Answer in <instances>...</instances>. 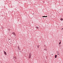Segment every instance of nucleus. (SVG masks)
<instances>
[{
	"instance_id": "nucleus-1",
	"label": "nucleus",
	"mask_w": 63,
	"mask_h": 63,
	"mask_svg": "<svg viewBox=\"0 0 63 63\" xmlns=\"http://www.w3.org/2000/svg\"><path fill=\"white\" fill-rule=\"evenodd\" d=\"M31 55H31V54L30 53V54H29V58H30V59L31 58Z\"/></svg>"
},
{
	"instance_id": "nucleus-2",
	"label": "nucleus",
	"mask_w": 63,
	"mask_h": 63,
	"mask_svg": "<svg viewBox=\"0 0 63 63\" xmlns=\"http://www.w3.org/2000/svg\"><path fill=\"white\" fill-rule=\"evenodd\" d=\"M12 34H13V35H14L15 36H16V33L15 32H12Z\"/></svg>"
},
{
	"instance_id": "nucleus-3",
	"label": "nucleus",
	"mask_w": 63,
	"mask_h": 63,
	"mask_svg": "<svg viewBox=\"0 0 63 63\" xmlns=\"http://www.w3.org/2000/svg\"><path fill=\"white\" fill-rule=\"evenodd\" d=\"M57 53L58 55H59V52L58 51H57Z\"/></svg>"
},
{
	"instance_id": "nucleus-4",
	"label": "nucleus",
	"mask_w": 63,
	"mask_h": 63,
	"mask_svg": "<svg viewBox=\"0 0 63 63\" xmlns=\"http://www.w3.org/2000/svg\"><path fill=\"white\" fill-rule=\"evenodd\" d=\"M4 53V54L5 55H7V53H6V52Z\"/></svg>"
},
{
	"instance_id": "nucleus-5",
	"label": "nucleus",
	"mask_w": 63,
	"mask_h": 63,
	"mask_svg": "<svg viewBox=\"0 0 63 63\" xmlns=\"http://www.w3.org/2000/svg\"><path fill=\"white\" fill-rule=\"evenodd\" d=\"M60 43H59V45H60V44H61V40H60Z\"/></svg>"
},
{
	"instance_id": "nucleus-6",
	"label": "nucleus",
	"mask_w": 63,
	"mask_h": 63,
	"mask_svg": "<svg viewBox=\"0 0 63 63\" xmlns=\"http://www.w3.org/2000/svg\"><path fill=\"white\" fill-rule=\"evenodd\" d=\"M18 50H20V48H19V46H18Z\"/></svg>"
},
{
	"instance_id": "nucleus-7",
	"label": "nucleus",
	"mask_w": 63,
	"mask_h": 63,
	"mask_svg": "<svg viewBox=\"0 0 63 63\" xmlns=\"http://www.w3.org/2000/svg\"><path fill=\"white\" fill-rule=\"evenodd\" d=\"M55 58H57V55H55Z\"/></svg>"
},
{
	"instance_id": "nucleus-8",
	"label": "nucleus",
	"mask_w": 63,
	"mask_h": 63,
	"mask_svg": "<svg viewBox=\"0 0 63 63\" xmlns=\"http://www.w3.org/2000/svg\"><path fill=\"white\" fill-rule=\"evenodd\" d=\"M60 20L61 21H62L63 20V19L62 18H61Z\"/></svg>"
},
{
	"instance_id": "nucleus-9",
	"label": "nucleus",
	"mask_w": 63,
	"mask_h": 63,
	"mask_svg": "<svg viewBox=\"0 0 63 63\" xmlns=\"http://www.w3.org/2000/svg\"><path fill=\"white\" fill-rule=\"evenodd\" d=\"M37 47H38V48H39V46L38 45L37 46Z\"/></svg>"
},
{
	"instance_id": "nucleus-10",
	"label": "nucleus",
	"mask_w": 63,
	"mask_h": 63,
	"mask_svg": "<svg viewBox=\"0 0 63 63\" xmlns=\"http://www.w3.org/2000/svg\"><path fill=\"white\" fill-rule=\"evenodd\" d=\"M36 28H37V29H38V28H39V27H36Z\"/></svg>"
},
{
	"instance_id": "nucleus-11",
	"label": "nucleus",
	"mask_w": 63,
	"mask_h": 63,
	"mask_svg": "<svg viewBox=\"0 0 63 63\" xmlns=\"http://www.w3.org/2000/svg\"><path fill=\"white\" fill-rule=\"evenodd\" d=\"M42 17H45V16H42Z\"/></svg>"
},
{
	"instance_id": "nucleus-12",
	"label": "nucleus",
	"mask_w": 63,
	"mask_h": 63,
	"mask_svg": "<svg viewBox=\"0 0 63 63\" xmlns=\"http://www.w3.org/2000/svg\"><path fill=\"white\" fill-rule=\"evenodd\" d=\"M14 59H16V58H15V57H14Z\"/></svg>"
},
{
	"instance_id": "nucleus-13",
	"label": "nucleus",
	"mask_w": 63,
	"mask_h": 63,
	"mask_svg": "<svg viewBox=\"0 0 63 63\" xmlns=\"http://www.w3.org/2000/svg\"><path fill=\"white\" fill-rule=\"evenodd\" d=\"M45 50H46V51H47V49H46Z\"/></svg>"
},
{
	"instance_id": "nucleus-14",
	"label": "nucleus",
	"mask_w": 63,
	"mask_h": 63,
	"mask_svg": "<svg viewBox=\"0 0 63 63\" xmlns=\"http://www.w3.org/2000/svg\"><path fill=\"white\" fill-rule=\"evenodd\" d=\"M4 51V52H5V51Z\"/></svg>"
},
{
	"instance_id": "nucleus-15",
	"label": "nucleus",
	"mask_w": 63,
	"mask_h": 63,
	"mask_svg": "<svg viewBox=\"0 0 63 63\" xmlns=\"http://www.w3.org/2000/svg\"><path fill=\"white\" fill-rule=\"evenodd\" d=\"M47 17V16H45V17Z\"/></svg>"
},
{
	"instance_id": "nucleus-16",
	"label": "nucleus",
	"mask_w": 63,
	"mask_h": 63,
	"mask_svg": "<svg viewBox=\"0 0 63 63\" xmlns=\"http://www.w3.org/2000/svg\"><path fill=\"white\" fill-rule=\"evenodd\" d=\"M63 28H62V30L63 29Z\"/></svg>"
},
{
	"instance_id": "nucleus-17",
	"label": "nucleus",
	"mask_w": 63,
	"mask_h": 63,
	"mask_svg": "<svg viewBox=\"0 0 63 63\" xmlns=\"http://www.w3.org/2000/svg\"><path fill=\"white\" fill-rule=\"evenodd\" d=\"M44 50H45V49H44Z\"/></svg>"
},
{
	"instance_id": "nucleus-18",
	"label": "nucleus",
	"mask_w": 63,
	"mask_h": 63,
	"mask_svg": "<svg viewBox=\"0 0 63 63\" xmlns=\"http://www.w3.org/2000/svg\"><path fill=\"white\" fill-rule=\"evenodd\" d=\"M52 55H53V54H52Z\"/></svg>"
},
{
	"instance_id": "nucleus-19",
	"label": "nucleus",
	"mask_w": 63,
	"mask_h": 63,
	"mask_svg": "<svg viewBox=\"0 0 63 63\" xmlns=\"http://www.w3.org/2000/svg\"><path fill=\"white\" fill-rule=\"evenodd\" d=\"M15 59V60H16V59Z\"/></svg>"
},
{
	"instance_id": "nucleus-20",
	"label": "nucleus",
	"mask_w": 63,
	"mask_h": 63,
	"mask_svg": "<svg viewBox=\"0 0 63 63\" xmlns=\"http://www.w3.org/2000/svg\"><path fill=\"white\" fill-rule=\"evenodd\" d=\"M33 15H34V13L33 14Z\"/></svg>"
}]
</instances>
